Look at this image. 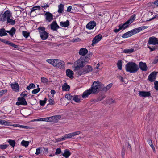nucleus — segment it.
<instances>
[{
  "mask_svg": "<svg viewBox=\"0 0 158 158\" xmlns=\"http://www.w3.org/2000/svg\"><path fill=\"white\" fill-rule=\"evenodd\" d=\"M103 84L101 82L95 81L93 83L91 89L87 90L83 93L82 96L83 98H86L91 94H96L100 91H102L103 88Z\"/></svg>",
  "mask_w": 158,
  "mask_h": 158,
  "instance_id": "1",
  "label": "nucleus"
},
{
  "mask_svg": "<svg viewBox=\"0 0 158 158\" xmlns=\"http://www.w3.org/2000/svg\"><path fill=\"white\" fill-rule=\"evenodd\" d=\"M89 56H81L80 58L74 63V71L79 70L86 64L90 60Z\"/></svg>",
  "mask_w": 158,
  "mask_h": 158,
  "instance_id": "2",
  "label": "nucleus"
},
{
  "mask_svg": "<svg viewBox=\"0 0 158 158\" xmlns=\"http://www.w3.org/2000/svg\"><path fill=\"white\" fill-rule=\"evenodd\" d=\"M11 17L12 14L10 11L6 10L3 13L0 14V21L5 22L6 21L7 24L14 25L15 24V21L11 19Z\"/></svg>",
  "mask_w": 158,
  "mask_h": 158,
  "instance_id": "3",
  "label": "nucleus"
},
{
  "mask_svg": "<svg viewBox=\"0 0 158 158\" xmlns=\"http://www.w3.org/2000/svg\"><path fill=\"white\" fill-rule=\"evenodd\" d=\"M125 69L127 72L130 73H135L138 71L139 68L135 63L129 62L126 64Z\"/></svg>",
  "mask_w": 158,
  "mask_h": 158,
  "instance_id": "4",
  "label": "nucleus"
},
{
  "mask_svg": "<svg viewBox=\"0 0 158 158\" xmlns=\"http://www.w3.org/2000/svg\"><path fill=\"white\" fill-rule=\"evenodd\" d=\"M38 29L41 39L43 40L47 39L48 37V33L45 31V28L44 27H40Z\"/></svg>",
  "mask_w": 158,
  "mask_h": 158,
  "instance_id": "5",
  "label": "nucleus"
},
{
  "mask_svg": "<svg viewBox=\"0 0 158 158\" xmlns=\"http://www.w3.org/2000/svg\"><path fill=\"white\" fill-rule=\"evenodd\" d=\"M93 68L92 66L90 65H87L85 66L83 69L78 70L77 73L79 76H81L91 72Z\"/></svg>",
  "mask_w": 158,
  "mask_h": 158,
  "instance_id": "6",
  "label": "nucleus"
},
{
  "mask_svg": "<svg viewBox=\"0 0 158 158\" xmlns=\"http://www.w3.org/2000/svg\"><path fill=\"white\" fill-rule=\"evenodd\" d=\"M135 18V15L133 14L130 18V19L127 21L125 23L123 24H120L118 27H120V29H125L128 27L129 25L131 23L134 21Z\"/></svg>",
  "mask_w": 158,
  "mask_h": 158,
  "instance_id": "7",
  "label": "nucleus"
},
{
  "mask_svg": "<svg viewBox=\"0 0 158 158\" xmlns=\"http://www.w3.org/2000/svg\"><path fill=\"white\" fill-rule=\"evenodd\" d=\"M18 101L16 103L17 105H26L27 104V102L23 97H19L18 98Z\"/></svg>",
  "mask_w": 158,
  "mask_h": 158,
  "instance_id": "8",
  "label": "nucleus"
},
{
  "mask_svg": "<svg viewBox=\"0 0 158 158\" xmlns=\"http://www.w3.org/2000/svg\"><path fill=\"white\" fill-rule=\"evenodd\" d=\"M45 19L48 22H50L53 20V15L49 12L44 11Z\"/></svg>",
  "mask_w": 158,
  "mask_h": 158,
  "instance_id": "9",
  "label": "nucleus"
},
{
  "mask_svg": "<svg viewBox=\"0 0 158 158\" xmlns=\"http://www.w3.org/2000/svg\"><path fill=\"white\" fill-rule=\"evenodd\" d=\"M136 33L135 29L124 33L122 36L123 38H127L130 37Z\"/></svg>",
  "mask_w": 158,
  "mask_h": 158,
  "instance_id": "10",
  "label": "nucleus"
},
{
  "mask_svg": "<svg viewBox=\"0 0 158 158\" xmlns=\"http://www.w3.org/2000/svg\"><path fill=\"white\" fill-rule=\"evenodd\" d=\"M158 39L155 38L154 36L149 38L148 43L149 45H155L158 44Z\"/></svg>",
  "mask_w": 158,
  "mask_h": 158,
  "instance_id": "11",
  "label": "nucleus"
},
{
  "mask_svg": "<svg viewBox=\"0 0 158 158\" xmlns=\"http://www.w3.org/2000/svg\"><path fill=\"white\" fill-rule=\"evenodd\" d=\"M102 38V35L101 34H99L96 35L93 39L92 46H94L96 44L100 41Z\"/></svg>",
  "mask_w": 158,
  "mask_h": 158,
  "instance_id": "12",
  "label": "nucleus"
},
{
  "mask_svg": "<svg viewBox=\"0 0 158 158\" xmlns=\"http://www.w3.org/2000/svg\"><path fill=\"white\" fill-rule=\"evenodd\" d=\"M50 25L51 29L54 31H57V29L60 27L56 21L52 22Z\"/></svg>",
  "mask_w": 158,
  "mask_h": 158,
  "instance_id": "13",
  "label": "nucleus"
},
{
  "mask_svg": "<svg viewBox=\"0 0 158 158\" xmlns=\"http://www.w3.org/2000/svg\"><path fill=\"white\" fill-rule=\"evenodd\" d=\"M157 74V72H152L148 76V79L151 82L154 81L156 78V76Z\"/></svg>",
  "mask_w": 158,
  "mask_h": 158,
  "instance_id": "14",
  "label": "nucleus"
},
{
  "mask_svg": "<svg viewBox=\"0 0 158 158\" xmlns=\"http://www.w3.org/2000/svg\"><path fill=\"white\" fill-rule=\"evenodd\" d=\"M57 60H58V59H47L46 61L53 65V66L56 67L57 63L58 62Z\"/></svg>",
  "mask_w": 158,
  "mask_h": 158,
  "instance_id": "15",
  "label": "nucleus"
},
{
  "mask_svg": "<svg viewBox=\"0 0 158 158\" xmlns=\"http://www.w3.org/2000/svg\"><path fill=\"white\" fill-rule=\"evenodd\" d=\"M139 95L141 97H149L151 95L150 91H139Z\"/></svg>",
  "mask_w": 158,
  "mask_h": 158,
  "instance_id": "16",
  "label": "nucleus"
},
{
  "mask_svg": "<svg viewBox=\"0 0 158 158\" xmlns=\"http://www.w3.org/2000/svg\"><path fill=\"white\" fill-rule=\"evenodd\" d=\"M96 25V23L94 21H90L86 26V28L89 29H93Z\"/></svg>",
  "mask_w": 158,
  "mask_h": 158,
  "instance_id": "17",
  "label": "nucleus"
},
{
  "mask_svg": "<svg viewBox=\"0 0 158 158\" xmlns=\"http://www.w3.org/2000/svg\"><path fill=\"white\" fill-rule=\"evenodd\" d=\"M139 65L140 69L143 71H146L147 70V67L146 63L142 62H140L139 63Z\"/></svg>",
  "mask_w": 158,
  "mask_h": 158,
  "instance_id": "18",
  "label": "nucleus"
},
{
  "mask_svg": "<svg viewBox=\"0 0 158 158\" xmlns=\"http://www.w3.org/2000/svg\"><path fill=\"white\" fill-rule=\"evenodd\" d=\"M51 122L55 123L57 122L61 118L60 115H55L51 117Z\"/></svg>",
  "mask_w": 158,
  "mask_h": 158,
  "instance_id": "19",
  "label": "nucleus"
},
{
  "mask_svg": "<svg viewBox=\"0 0 158 158\" xmlns=\"http://www.w3.org/2000/svg\"><path fill=\"white\" fill-rule=\"evenodd\" d=\"M10 86L13 91L16 92L19 91V86L17 83H15L14 84H11Z\"/></svg>",
  "mask_w": 158,
  "mask_h": 158,
  "instance_id": "20",
  "label": "nucleus"
},
{
  "mask_svg": "<svg viewBox=\"0 0 158 158\" xmlns=\"http://www.w3.org/2000/svg\"><path fill=\"white\" fill-rule=\"evenodd\" d=\"M88 52V51L86 48H81L79 50L78 53L82 56H85Z\"/></svg>",
  "mask_w": 158,
  "mask_h": 158,
  "instance_id": "21",
  "label": "nucleus"
},
{
  "mask_svg": "<svg viewBox=\"0 0 158 158\" xmlns=\"http://www.w3.org/2000/svg\"><path fill=\"white\" fill-rule=\"evenodd\" d=\"M66 75L69 78L72 79L74 78L73 72L70 69H67L66 70Z\"/></svg>",
  "mask_w": 158,
  "mask_h": 158,
  "instance_id": "22",
  "label": "nucleus"
},
{
  "mask_svg": "<svg viewBox=\"0 0 158 158\" xmlns=\"http://www.w3.org/2000/svg\"><path fill=\"white\" fill-rule=\"evenodd\" d=\"M57 61H58V62L57 63L56 67H57L60 69L63 68L65 65L64 63V62L63 61L60 60L59 59H58Z\"/></svg>",
  "mask_w": 158,
  "mask_h": 158,
  "instance_id": "23",
  "label": "nucleus"
},
{
  "mask_svg": "<svg viewBox=\"0 0 158 158\" xmlns=\"http://www.w3.org/2000/svg\"><path fill=\"white\" fill-rule=\"evenodd\" d=\"M81 132L80 131H77L73 132L70 133L69 134H67V136L68 139L72 138L74 136L78 135L80 134Z\"/></svg>",
  "mask_w": 158,
  "mask_h": 158,
  "instance_id": "24",
  "label": "nucleus"
},
{
  "mask_svg": "<svg viewBox=\"0 0 158 158\" xmlns=\"http://www.w3.org/2000/svg\"><path fill=\"white\" fill-rule=\"evenodd\" d=\"M71 154V153L70 152L68 149H66L64 150V152L62 155L65 158H68Z\"/></svg>",
  "mask_w": 158,
  "mask_h": 158,
  "instance_id": "25",
  "label": "nucleus"
},
{
  "mask_svg": "<svg viewBox=\"0 0 158 158\" xmlns=\"http://www.w3.org/2000/svg\"><path fill=\"white\" fill-rule=\"evenodd\" d=\"M81 96L78 95H74L73 96V100L75 102L78 103L81 101Z\"/></svg>",
  "mask_w": 158,
  "mask_h": 158,
  "instance_id": "26",
  "label": "nucleus"
},
{
  "mask_svg": "<svg viewBox=\"0 0 158 158\" xmlns=\"http://www.w3.org/2000/svg\"><path fill=\"white\" fill-rule=\"evenodd\" d=\"M112 84L111 83L108 84L106 87H104V85L103 84V88L102 89V91L106 92L109 90L112 87Z\"/></svg>",
  "mask_w": 158,
  "mask_h": 158,
  "instance_id": "27",
  "label": "nucleus"
},
{
  "mask_svg": "<svg viewBox=\"0 0 158 158\" xmlns=\"http://www.w3.org/2000/svg\"><path fill=\"white\" fill-rule=\"evenodd\" d=\"M60 25L64 27H68L69 26V24L68 20H66L65 22H60Z\"/></svg>",
  "mask_w": 158,
  "mask_h": 158,
  "instance_id": "28",
  "label": "nucleus"
},
{
  "mask_svg": "<svg viewBox=\"0 0 158 158\" xmlns=\"http://www.w3.org/2000/svg\"><path fill=\"white\" fill-rule=\"evenodd\" d=\"M58 12L59 14H61L63 12L64 9V5L62 4H61L58 5Z\"/></svg>",
  "mask_w": 158,
  "mask_h": 158,
  "instance_id": "29",
  "label": "nucleus"
},
{
  "mask_svg": "<svg viewBox=\"0 0 158 158\" xmlns=\"http://www.w3.org/2000/svg\"><path fill=\"white\" fill-rule=\"evenodd\" d=\"M70 88L69 85H68L66 83H65L62 86V90L64 91H69Z\"/></svg>",
  "mask_w": 158,
  "mask_h": 158,
  "instance_id": "30",
  "label": "nucleus"
},
{
  "mask_svg": "<svg viewBox=\"0 0 158 158\" xmlns=\"http://www.w3.org/2000/svg\"><path fill=\"white\" fill-rule=\"evenodd\" d=\"M7 34L6 33V31L4 28L0 29V36L7 35Z\"/></svg>",
  "mask_w": 158,
  "mask_h": 158,
  "instance_id": "31",
  "label": "nucleus"
},
{
  "mask_svg": "<svg viewBox=\"0 0 158 158\" xmlns=\"http://www.w3.org/2000/svg\"><path fill=\"white\" fill-rule=\"evenodd\" d=\"M13 126L16 127H20L23 129H29L30 128V127L29 126H27L21 125L18 124H14L13 125Z\"/></svg>",
  "mask_w": 158,
  "mask_h": 158,
  "instance_id": "32",
  "label": "nucleus"
},
{
  "mask_svg": "<svg viewBox=\"0 0 158 158\" xmlns=\"http://www.w3.org/2000/svg\"><path fill=\"white\" fill-rule=\"evenodd\" d=\"M147 26H142L138 28H135V31H136V33H138L140 31H141L144 30L145 29H146L147 28Z\"/></svg>",
  "mask_w": 158,
  "mask_h": 158,
  "instance_id": "33",
  "label": "nucleus"
},
{
  "mask_svg": "<svg viewBox=\"0 0 158 158\" xmlns=\"http://www.w3.org/2000/svg\"><path fill=\"white\" fill-rule=\"evenodd\" d=\"M10 123L4 120L0 119V124L6 126L10 125Z\"/></svg>",
  "mask_w": 158,
  "mask_h": 158,
  "instance_id": "34",
  "label": "nucleus"
},
{
  "mask_svg": "<svg viewBox=\"0 0 158 158\" xmlns=\"http://www.w3.org/2000/svg\"><path fill=\"white\" fill-rule=\"evenodd\" d=\"M7 141L9 143L10 145L12 147H14L15 146L16 142L14 140L9 139L7 140Z\"/></svg>",
  "mask_w": 158,
  "mask_h": 158,
  "instance_id": "35",
  "label": "nucleus"
},
{
  "mask_svg": "<svg viewBox=\"0 0 158 158\" xmlns=\"http://www.w3.org/2000/svg\"><path fill=\"white\" fill-rule=\"evenodd\" d=\"M148 143L149 144L150 146L152 148L153 151H155V148L154 146H153V144L152 139H148Z\"/></svg>",
  "mask_w": 158,
  "mask_h": 158,
  "instance_id": "36",
  "label": "nucleus"
},
{
  "mask_svg": "<svg viewBox=\"0 0 158 158\" xmlns=\"http://www.w3.org/2000/svg\"><path fill=\"white\" fill-rule=\"evenodd\" d=\"M134 49L131 48L129 49H125L123 50V52L127 54L131 53L133 52L134 51Z\"/></svg>",
  "mask_w": 158,
  "mask_h": 158,
  "instance_id": "37",
  "label": "nucleus"
},
{
  "mask_svg": "<svg viewBox=\"0 0 158 158\" xmlns=\"http://www.w3.org/2000/svg\"><path fill=\"white\" fill-rule=\"evenodd\" d=\"M10 35L12 37L15 34L16 31V30L14 27H12L10 30Z\"/></svg>",
  "mask_w": 158,
  "mask_h": 158,
  "instance_id": "38",
  "label": "nucleus"
},
{
  "mask_svg": "<svg viewBox=\"0 0 158 158\" xmlns=\"http://www.w3.org/2000/svg\"><path fill=\"white\" fill-rule=\"evenodd\" d=\"M29 143V142L28 141H25L24 140H23L21 143L22 145L26 147H27L28 146Z\"/></svg>",
  "mask_w": 158,
  "mask_h": 158,
  "instance_id": "39",
  "label": "nucleus"
},
{
  "mask_svg": "<svg viewBox=\"0 0 158 158\" xmlns=\"http://www.w3.org/2000/svg\"><path fill=\"white\" fill-rule=\"evenodd\" d=\"M42 121H46L48 122H51V117L44 118H41Z\"/></svg>",
  "mask_w": 158,
  "mask_h": 158,
  "instance_id": "40",
  "label": "nucleus"
},
{
  "mask_svg": "<svg viewBox=\"0 0 158 158\" xmlns=\"http://www.w3.org/2000/svg\"><path fill=\"white\" fill-rule=\"evenodd\" d=\"M35 85L33 83H31L27 87L28 90H30L31 88H35Z\"/></svg>",
  "mask_w": 158,
  "mask_h": 158,
  "instance_id": "41",
  "label": "nucleus"
},
{
  "mask_svg": "<svg viewBox=\"0 0 158 158\" xmlns=\"http://www.w3.org/2000/svg\"><path fill=\"white\" fill-rule=\"evenodd\" d=\"M117 65L118 67V68L120 70H121L122 68V62L121 60H119L118 61L117 63Z\"/></svg>",
  "mask_w": 158,
  "mask_h": 158,
  "instance_id": "42",
  "label": "nucleus"
},
{
  "mask_svg": "<svg viewBox=\"0 0 158 158\" xmlns=\"http://www.w3.org/2000/svg\"><path fill=\"white\" fill-rule=\"evenodd\" d=\"M7 91V89H3L0 90V97L2 96L4 94H6Z\"/></svg>",
  "mask_w": 158,
  "mask_h": 158,
  "instance_id": "43",
  "label": "nucleus"
},
{
  "mask_svg": "<svg viewBox=\"0 0 158 158\" xmlns=\"http://www.w3.org/2000/svg\"><path fill=\"white\" fill-rule=\"evenodd\" d=\"M65 97L69 100H73V96H72L70 94H67L65 95Z\"/></svg>",
  "mask_w": 158,
  "mask_h": 158,
  "instance_id": "44",
  "label": "nucleus"
},
{
  "mask_svg": "<svg viewBox=\"0 0 158 158\" xmlns=\"http://www.w3.org/2000/svg\"><path fill=\"white\" fill-rule=\"evenodd\" d=\"M23 35L26 38H27L29 36V34L26 31H22Z\"/></svg>",
  "mask_w": 158,
  "mask_h": 158,
  "instance_id": "45",
  "label": "nucleus"
},
{
  "mask_svg": "<svg viewBox=\"0 0 158 158\" xmlns=\"http://www.w3.org/2000/svg\"><path fill=\"white\" fill-rule=\"evenodd\" d=\"M41 81L43 83H47L48 82V80L46 78L44 77H41Z\"/></svg>",
  "mask_w": 158,
  "mask_h": 158,
  "instance_id": "46",
  "label": "nucleus"
},
{
  "mask_svg": "<svg viewBox=\"0 0 158 158\" xmlns=\"http://www.w3.org/2000/svg\"><path fill=\"white\" fill-rule=\"evenodd\" d=\"M8 146L9 145L7 144L0 145V148L2 150H4L6 149Z\"/></svg>",
  "mask_w": 158,
  "mask_h": 158,
  "instance_id": "47",
  "label": "nucleus"
},
{
  "mask_svg": "<svg viewBox=\"0 0 158 158\" xmlns=\"http://www.w3.org/2000/svg\"><path fill=\"white\" fill-rule=\"evenodd\" d=\"M40 90V88H38L34 89L32 91V93L33 94H35L39 92Z\"/></svg>",
  "mask_w": 158,
  "mask_h": 158,
  "instance_id": "48",
  "label": "nucleus"
},
{
  "mask_svg": "<svg viewBox=\"0 0 158 158\" xmlns=\"http://www.w3.org/2000/svg\"><path fill=\"white\" fill-rule=\"evenodd\" d=\"M154 88L156 90H158V81H156L154 82Z\"/></svg>",
  "mask_w": 158,
  "mask_h": 158,
  "instance_id": "49",
  "label": "nucleus"
},
{
  "mask_svg": "<svg viewBox=\"0 0 158 158\" xmlns=\"http://www.w3.org/2000/svg\"><path fill=\"white\" fill-rule=\"evenodd\" d=\"M49 104L50 105H53L55 104V101L52 99L50 98L48 100Z\"/></svg>",
  "mask_w": 158,
  "mask_h": 158,
  "instance_id": "50",
  "label": "nucleus"
},
{
  "mask_svg": "<svg viewBox=\"0 0 158 158\" xmlns=\"http://www.w3.org/2000/svg\"><path fill=\"white\" fill-rule=\"evenodd\" d=\"M61 152L60 148H57L55 154L56 155L59 154Z\"/></svg>",
  "mask_w": 158,
  "mask_h": 158,
  "instance_id": "51",
  "label": "nucleus"
},
{
  "mask_svg": "<svg viewBox=\"0 0 158 158\" xmlns=\"http://www.w3.org/2000/svg\"><path fill=\"white\" fill-rule=\"evenodd\" d=\"M27 92V91H26L23 92L20 94V96H21V97H23L24 98L27 95V94L26 93Z\"/></svg>",
  "mask_w": 158,
  "mask_h": 158,
  "instance_id": "52",
  "label": "nucleus"
},
{
  "mask_svg": "<svg viewBox=\"0 0 158 158\" xmlns=\"http://www.w3.org/2000/svg\"><path fill=\"white\" fill-rule=\"evenodd\" d=\"M42 148L40 147L36 149V152H35V154L36 155H39L40 154L41 152V149Z\"/></svg>",
  "mask_w": 158,
  "mask_h": 158,
  "instance_id": "53",
  "label": "nucleus"
},
{
  "mask_svg": "<svg viewBox=\"0 0 158 158\" xmlns=\"http://www.w3.org/2000/svg\"><path fill=\"white\" fill-rule=\"evenodd\" d=\"M39 103L40 105H41L42 106H44L45 104L46 103L45 101L42 100H40V101Z\"/></svg>",
  "mask_w": 158,
  "mask_h": 158,
  "instance_id": "54",
  "label": "nucleus"
},
{
  "mask_svg": "<svg viewBox=\"0 0 158 158\" xmlns=\"http://www.w3.org/2000/svg\"><path fill=\"white\" fill-rule=\"evenodd\" d=\"M105 97V96L104 95H102L99 96L98 98V100L99 101H101Z\"/></svg>",
  "mask_w": 158,
  "mask_h": 158,
  "instance_id": "55",
  "label": "nucleus"
},
{
  "mask_svg": "<svg viewBox=\"0 0 158 158\" xmlns=\"http://www.w3.org/2000/svg\"><path fill=\"white\" fill-rule=\"evenodd\" d=\"M125 149L123 148L122 150V152H121V155L123 158H124V156L125 154Z\"/></svg>",
  "mask_w": 158,
  "mask_h": 158,
  "instance_id": "56",
  "label": "nucleus"
},
{
  "mask_svg": "<svg viewBox=\"0 0 158 158\" xmlns=\"http://www.w3.org/2000/svg\"><path fill=\"white\" fill-rule=\"evenodd\" d=\"M66 135L67 134H65L61 138V140L63 141L68 139V138L67 137V136Z\"/></svg>",
  "mask_w": 158,
  "mask_h": 158,
  "instance_id": "57",
  "label": "nucleus"
},
{
  "mask_svg": "<svg viewBox=\"0 0 158 158\" xmlns=\"http://www.w3.org/2000/svg\"><path fill=\"white\" fill-rule=\"evenodd\" d=\"M49 5H48V4H47L44 5H42L41 6V7H42L44 8V9H46L47 8L49 7Z\"/></svg>",
  "mask_w": 158,
  "mask_h": 158,
  "instance_id": "58",
  "label": "nucleus"
},
{
  "mask_svg": "<svg viewBox=\"0 0 158 158\" xmlns=\"http://www.w3.org/2000/svg\"><path fill=\"white\" fill-rule=\"evenodd\" d=\"M158 62V56L156 57L153 62V64H156Z\"/></svg>",
  "mask_w": 158,
  "mask_h": 158,
  "instance_id": "59",
  "label": "nucleus"
},
{
  "mask_svg": "<svg viewBox=\"0 0 158 158\" xmlns=\"http://www.w3.org/2000/svg\"><path fill=\"white\" fill-rule=\"evenodd\" d=\"M36 10H37V9L36 6H34L31 8V13L35 11Z\"/></svg>",
  "mask_w": 158,
  "mask_h": 158,
  "instance_id": "60",
  "label": "nucleus"
},
{
  "mask_svg": "<svg viewBox=\"0 0 158 158\" xmlns=\"http://www.w3.org/2000/svg\"><path fill=\"white\" fill-rule=\"evenodd\" d=\"M148 48L151 51H152L154 50H155L156 49V48L154 47H152V48H151L150 46H148Z\"/></svg>",
  "mask_w": 158,
  "mask_h": 158,
  "instance_id": "61",
  "label": "nucleus"
},
{
  "mask_svg": "<svg viewBox=\"0 0 158 158\" xmlns=\"http://www.w3.org/2000/svg\"><path fill=\"white\" fill-rule=\"evenodd\" d=\"M10 46L13 47L14 48H18V45L14 44L13 43H12Z\"/></svg>",
  "mask_w": 158,
  "mask_h": 158,
  "instance_id": "62",
  "label": "nucleus"
},
{
  "mask_svg": "<svg viewBox=\"0 0 158 158\" xmlns=\"http://www.w3.org/2000/svg\"><path fill=\"white\" fill-rule=\"evenodd\" d=\"M119 27V28L118 29H115L114 31L115 33L118 32L119 31L122 30V29H120V27Z\"/></svg>",
  "mask_w": 158,
  "mask_h": 158,
  "instance_id": "63",
  "label": "nucleus"
},
{
  "mask_svg": "<svg viewBox=\"0 0 158 158\" xmlns=\"http://www.w3.org/2000/svg\"><path fill=\"white\" fill-rule=\"evenodd\" d=\"M72 6H70L68 7L67 10V11L68 12H70L72 9Z\"/></svg>",
  "mask_w": 158,
  "mask_h": 158,
  "instance_id": "64",
  "label": "nucleus"
}]
</instances>
